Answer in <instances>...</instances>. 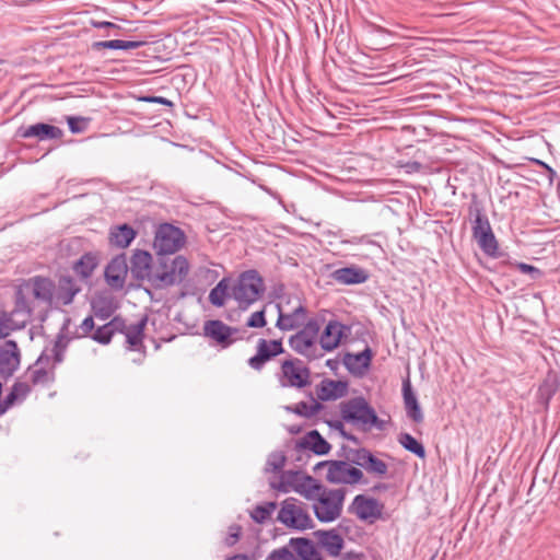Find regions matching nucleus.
<instances>
[{"label": "nucleus", "instance_id": "43", "mask_svg": "<svg viewBox=\"0 0 560 560\" xmlns=\"http://www.w3.org/2000/svg\"><path fill=\"white\" fill-rule=\"evenodd\" d=\"M12 313L10 314V316H8L7 314L0 316V338L8 337L12 330L25 327L27 322H24V317H22L21 323L18 324L12 319Z\"/></svg>", "mask_w": 560, "mask_h": 560}, {"label": "nucleus", "instance_id": "34", "mask_svg": "<svg viewBox=\"0 0 560 560\" xmlns=\"http://www.w3.org/2000/svg\"><path fill=\"white\" fill-rule=\"evenodd\" d=\"M98 265V258L95 253L83 254L74 264L73 271L82 279H89Z\"/></svg>", "mask_w": 560, "mask_h": 560}, {"label": "nucleus", "instance_id": "59", "mask_svg": "<svg viewBox=\"0 0 560 560\" xmlns=\"http://www.w3.org/2000/svg\"><path fill=\"white\" fill-rule=\"evenodd\" d=\"M518 269L525 273L538 272V269L536 267L525 262L518 264Z\"/></svg>", "mask_w": 560, "mask_h": 560}, {"label": "nucleus", "instance_id": "51", "mask_svg": "<svg viewBox=\"0 0 560 560\" xmlns=\"http://www.w3.org/2000/svg\"><path fill=\"white\" fill-rule=\"evenodd\" d=\"M95 324L93 316H88L83 319V322L80 325V329L82 331L83 337H90L93 334Z\"/></svg>", "mask_w": 560, "mask_h": 560}, {"label": "nucleus", "instance_id": "56", "mask_svg": "<svg viewBox=\"0 0 560 560\" xmlns=\"http://www.w3.org/2000/svg\"><path fill=\"white\" fill-rule=\"evenodd\" d=\"M404 167L406 168V172L411 174V173H418L421 171L422 168V164L420 162H417V161H412V162H408L404 165Z\"/></svg>", "mask_w": 560, "mask_h": 560}, {"label": "nucleus", "instance_id": "1", "mask_svg": "<svg viewBox=\"0 0 560 560\" xmlns=\"http://www.w3.org/2000/svg\"><path fill=\"white\" fill-rule=\"evenodd\" d=\"M56 300V283L48 277L34 276L27 279L15 292L12 315L24 317L30 322L40 305L49 308Z\"/></svg>", "mask_w": 560, "mask_h": 560}, {"label": "nucleus", "instance_id": "11", "mask_svg": "<svg viewBox=\"0 0 560 560\" xmlns=\"http://www.w3.org/2000/svg\"><path fill=\"white\" fill-rule=\"evenodd\" d=\"M281 373L287 381L282 382L283 386L303 388L311 384V370L300 359L283 361Z\"/></svg>", "mask_w": 560, "mask_h": 560}, {"label": "nucleus", "instance_id": "46", "mask_svg": "<svg viewBox=\"0 0 560 560\" xmlns=\"http://www.w3.org/2000/svg\"><path fill=\"white\" fill-rule=\"evenodd\" d=\"M285 464V456L281 452L272 453L267 460V469L273 472L280 471Z\"/></svg>", "mask_w": 560, "mask_h": 560}, {"label": "nucleus", "instance_id": "48", "mask_svg": "<svg viewBox=\"0 0 560 560\" xmlns=\"http://www.w3.org/2000/svg\"><path fill=\"white\" fill-rule=\"evenodd\" d=\"M15 396L16 398L19 399V401H23L26 396L30 394L31 392V387L28 384L26 383H23V382H15L12 387H11V390Z\"/></svg>", "mask_w": 560, "mask_h": 560}, {"label": "nucleus", "instance_id": "61", "mask_svg": "<svg viewBox=\"0 0 560 560\" xmlns=\"http://www.w3.org/2000/svg\"><path fill=\"white\" fill-rule=\"evenodd\" d=\"M545 170L547 171L549 179L552 180L553 177L557 175L556 171L551 166H549L548 164L545 165Z\"/></svg>", "mask_w": 560, "mask_h": 560}, {"label": "nucleus", "instance_id": "31", "mask_svg": "<svg viewBox=\"0 0 560 560\" xmlns=\"http://www.w3.org/2000/svg\"><path fill=\"white\" fill-rule=\"evenodd\" d=\"M79 291V287L71 277H63L59 280L58 288L56 287V300L62 305H69Z\"/></svg>", "mask_w": 560, "mask_h": 560}, {"label": "nucleus", "instance_id": "53", "mask_svg": "<svg viewBox=\"0 0 560 560\" xmlns=\"http://www.w3.org/2000/svg\"><path fill=\"white\" fill-rule=\"evenodd\" d=\"M268 347L275 353V357L282 354L284 352V348L281 339L267 340Z\"/></svg>", "mask_w": 560, "mask_h": 560}, {"label": "nucleus", "instance_id": "38", "mask_svg": "<svg viewBox=\"0 0 560 560\" xmlns=\"http://www.w3.org/2000/svg\"><path fill=\"white\" fill-rule=\"evenodd\" d=\"M144 44L142 40H121V39H112V40H103L95 42L93 44V48L95 50L101 49H115V50H129L137 49Z\"/></svg>", "mask_w": 560, "mask_h": 560}, {"label": "nucleus", "instance_id": "30", "mask_svg": "<svg viewBox=\"0 0 560 560\" xmlns=\"http://www.w3.org/2000/svg\"><path fill=\"white\" fill-rule=\"evenodd\" d=\"M300 446L312 451L316 455H326L331 446L317 430L310 431L300 442Z\"/></svg>", "mask_w": 560, "mask_h": 560}, {"label": "nucleus", "instance_id": "22", "mask_svg": "<svg viewBox=\"0 0 560 560\" xmlns=\"http://www.w3.org/2000/svg\"><path fill=\"white\" fill-rule=\"evenodd\" d=\"M137 234V231L128 223L113 225L108 232V242L113 247L125 249L132 243Z\"/></svg>", "mask_w": 560, "mask_h": 560}, {"label": "nucleus", "instance_id": "24", "mask_svg": "<svg viewBox=\"0 0 560 560\" xmlns=\"http://www.w3.org/2000/svg\"><path fill=\"white\" fill-rule=\"evenodd\" d=\"M330 277L339 284L350 285L365 282L369 275L360 267L349 266L334 270Z\"/></svg>", "mask_w": 560, "mask_h": 560}, {"label": "nucleus", "instance_id": "7", "mask_svg": "<svg viewBox=\"0 0 560 560\" xmlns=\"http://www.w3.org/2000/svg\"><path fill=\"white\" fill-rule=\"evenodd\" d=\"M186 242L185 233L171 223H162L155 231L153 247L158 257H164L178 252Z\"/></svg>", "mask_w": 560, "mask_h": 560}, {"label": "nucleus", "instance_id": "44", "mask_svg": "<svg viewBox=\"0 0 560 560\" xmlns=\"http://www.w3.org/2000/svg\"><path fill=\"white\" fill-rule=\"evenodd\" d=\"M303 328L298 331V334L304 336V338H308L316 345L317 335L319 332V325L317 320L310 319L307 323L303 324Z\"/></svg>", "mask_w": 560, "mask_h": 560}, {"label": "nucleus", "instance_id": "21", "mask_svg": "<svg viewBox=\"0 0 560 560\" xmlns=\"http://www.w3.org/2000/svg\"><path fill=\"white\" fill-rule=\"evenodd\" d=\"M348 393V382L341 380L324 378L316 386V395L320 401L342 398Z\"/></svg>", "mask_w": 560, "mask_h": 560}, {"label": "nucleus", "instance_id": "23", "mask_svg": "<svg viewBox=\"0 0 560 560\" xmlns=\"http://www.w3.org/2000/svg\"><path fill=\"white\" fill-rule=\"evenodd\" d=\"M148 318L144 316L138 323L127 325L125 322V328L119 330L118 334H122L126 337L127 349L132 351H139L143 347L144 328L147 326Z\"/></svg>", "mask_w": 560, "mask_h": 560}, {"label": "nucleus", "instance_id": "49", "mask_svg": "<svg viewBox=\"0 0 560 560\" xmlns=\"http://www.w3.org/2000/svg\"><path fill=\"white\" fill-rule=\"evenodd\" d=\"M19 399L10 392L3 399H0V417L3 416Z\"/></svg>", "mask_w": 560, "mask_h": 560}, {"label": "nucleus", "instance_id": "2", "mask_svg": "<svg viewBox=\"0 0 560 560\" xmlns=\"http://www.w3.org/2000/svg\"><path fill=\"white\" fill-rule=\"evenodd\" d=\"M340 415L343 421L357 425L362 431L372 428L385 430L386 421L378 418L374 408L363 396L350 398L340 402Z\"/></svg>", "mask_w": 560, "mask_h": 560}, {"label": "nucleus", "instance_id": "18", "mask_svg": "<svg viewBox=\"0 0 560 560\" xmlns=\"http://www.w3.org/2000/svg\"><path fill=\"white\" fill-rule=\"evenodd\" d=\"M468 217L471 222V237L492 230L485 207L476 195H472L468 205Z\"/></svg>", "mask_w": 560, "mask_h": 560}, {"label": "nucleus", "instance_id": "36", "mask_svg": "<svg viewBox=\"0 0 560 560\" xmlns=\"http://www.w3.org/2000/svg\"><path fill=\"white\" fill-rule=\"evenodd\" d=\"M289 345L299 354L310 359L316 358V345L298 332L289 338Z\"/></svg>", "mask_w": 560, "mask_h": 560}, {"label": "nucleus", "instance_id": "50", "mask_svg": "<svg viewBox=\"0 0 560 560\" xmlns=\"http://www.w3.org/2000/svg\"><path fill=\"white\" fill-rule=\"evenodd\" d=\"M92 307H93V311H94V315L96 318H100L102 320H105L107 319L112 313H113V308L107 306H100V303L98 302H94L92 304Z\"/></svg>", "mask_w": 560, "mask_h": 560}, {"label": "nucleus", "instance_id": "37", "mask_svg": "<svg viewBox=\"0 0 560 560\" xmlns=\"http://www.w3.org/2000/svg\"><path fill=\"white\" fill-rule=\"evenodd\" d=\"M310 397L312 399L311 404H307L305 401H300L294 406H287L285 409L290 412H293L298 416L304 417V418H312L317 412H319L324 406L316 399H314L313 395L310 394Z\"/></svg>", "mask_w": 560, "mask_h": 560}, {"label": "nucleus", "instance_id": "17", "mask_svg": "<svg viewBox=\"0 0 560 560\" xmlns=\"http://www.w3.org/2000/svg\"><path fill=\"white\" fill-rule=\"evenodd\" d=\"M155 266L152 261V255L142 249H136L131 257V272L138 280H147L153 285L155 276Z\"/></svg>", "mask_w": 560, "mask_h": 560}, {"label": "nucleus", "instance_id": "55", "mask_svg": "<svg viewBox=\"0 0 560 560\" xmlns=\"http://www.w3.org/2000/svg\"><path fill=\"white\" fill-rule=\"evenodd\" d=\"M91 24L95 28H107V30L120 28L117 24L109 22V21H92Z\"/></svg>", "mask_w": 560, "mask_h": 560}, {"label": "nucleus", "instance_id": "6", "mask_svg": "<svg viewBox=\"0 0 560 560\" xmlns=\"http://www.w3.org/2000/svg\"><path fill=\"white\" fill-rule=\"evenodd\" d=\"M326 466V480L336 485L368 483L362 470L346 460H325L317 464V468Z\"/></svg>", "mask_w": 560, "mask_h": 560}, {"label": "nucleus", "instance_id": "41", "mask_svg": "<svg viewBox=\"0 0 560 560\" xmlns=\"http://www.w3.org/2000/svg\"><path fill=\"white\" fill-rule=\"evenodd\" d=\"M229 296V283L228 279L223 278L219 283L210 291L209 301L212 305L221 307L225 303V299Z\"/></svg>", "mask_w": 560, "mask_h": 560}, {"label": "nucleus", "instance_id": "29", "mask_svg": "<svg viewBox=\"0 0 560 560\" xmlns=\"http://www.w3.org/2000/svg\"><path fill=\"white\" fill-rule=\"evenodd\" d=\"M289 545L296 552L299 560H323L320 552L308 538H291Z\"/></svg>", "mask_w": 560, "mask_h": 560}, {"label": "nucleus", "instance_id": "64", "mask_svg": "<svg viewBox=\"0 0 560 560\" xmlns=\"http://www.w3.org/2000/svg\"><path fill=\"white\" fill-rule=\"evenodd\" d=\"M533 161H534L536 164H538V165H540L541 167H544V168H545V165H547V163H545V162H542V161H540V160H536V159H534Z\"/></svg>", "mask_w": 560, "mask_h": 560}, {"label": "nucleus", "instance_id": "9", "mask_svg": "<svg viewBox=\"0 0 560 560\" xmlns=\"http://www.w3.org/2000/svg\"><path fill=\"white\" fill-rule=\"evenodd\" d=\"M70 339L65 335L59 334L51 348V358L54 361V368L63 361L66 349L69 345ZM50 361V357L43 352L35 362L36 369L31 372V381L34 385L46 384L51 378L49 372L45 365Z\"/></svg>", "mask_w": 560, "mask_h": 560}, {"label": "nucleus", "instance_id": "40", "mask_svg": "<svg viewBox=\"0 0 560 560\" xmlns=\"http://www.w3.org/2000/svg\"><path fill=\"white\" fill-rule=\"evenodd\" d=\"M399 444L408 452L415 454L417 457L423 459L427 455L425 448L421 442L409 433H400L398 435Z\"/></svg>", "mask_w": 560, "mask_h": 560}, {"label": "nucleus", "instance_id": "26", "mask_svg": "<svg viewBox=\"0 0 560 560\" xmlns=\"http://www.w3.org/2000/svg\"><path fill=\"white\" fill-rule=\"evenodd\" d=\"M560 388V376L555 373H548L537 390V401L545 410L549 408L550 400Z\"/></svg>", "mask_w": 560, "mask_h": 560}, {"label": "nucleus", "instance_id": "13", "mask_svg": "<svg viewBox=\"0 0 560 560\" xmlns=\"http://www.w3.org/2000/svg\"><path fill=\"white\" fill-rule=\"evenodd\" d=\"M349 509L359 520L374 522L381 518L384 505L374 498L358 494L354 497Z\"/></svg>", "mask_w": 560, "mask_h": 560}, {"label": "nucleus", "instance_id": "33", "mask_svg": "<svg viewBox=\"0 0 560 560\" xmlns=\"http://www.w3.org/2000/svg\"><path fill=\"white\" fill-rule=\"evenodd\" d=\"M256 349V354L249 358L247 363L253 370L261 371L265 364L276 357L268 347L267 339H258Z\"/></svg>", "mask_w": 560, "mask_h": 560}, {"label": "nucleus", "instance_id": "16", "mask_svg": "<svg viewBox=\"0 0 560 560\" xmlns=\"http://www.w3.org/2000/svg\"><path fill=\"white\" fill-rule=\"evenodd\" d=\"M16 136L23 139L35 138L37 141L57 140L63 136V130L57 126L37 122L30 126H21Z\"/></svg>", "mask_w": 560, "mask_h": 560}, {"label": "nucleus", "instance_id": "39", "mask_svg": "<svg viewBox=\"0 0 560 560\" xmlns=\"http://www.w3.org/2000/svg\"><path fill=\"white\" fill-rule=\"evenodd\" d=\"M292 489L303 494L306 499H312L314 492H318L322 490V486H319L314 478L311 476L302 477V480L299 482H289Z\"/></svg>", "mask_w": 560, "mask_h": 560}, {"label": "nucleus", "instance_id": "15", "mask_svg": "<svg viewBox=\"0 0 560 560\" xmlns=\"http://www.w3.org/2000/svg\"><path fill=\"white\" fill-rule=\"evenodd\" d=\"M21 352L14 340H7L0 347V376L4 380L11 377L20 368Z\"/></svg>", "mask_w": 560, "mask_h": 560}, {"label": "nucleus", "instance_id": "4", "mask_svg": "<svg viewBox=\"0 0 560 560\" xmlns=\"http://www.w3.org/2000/svg\"><path fill=\"white\" fill-rule=\"evenodd\" d=\"M264 292V279L255 269L242 272L232 289V295L242 310H247L260 299Z\"/></svg>", "mask_w": 560, "mask_h": 560}, {"label": "nucleus", "instance_id": "3", "mask_svg": "<svg viewBox=\"0 0 560 560\" xmlns=\"http://www.w3.org/2000/svg\"><path fill=\"white\" fill-rule=\"evenodd\" d=\"M189 272V262L186 257L178 255L174 258L168 256L158 257L153 287L163 289L182 283Z\"/></svg>", "mask_w": 560, "mask_h": 560}, {"label": "nucleus", "instance_id": "10", "mask_svg": "<svg viewBox=\"0 0 560 560\" xmlns=\"http://www.w3.org/2000/svg\"><path fill=\"white\" fill-rule=\"evenodd\" d=\"M203 335L223 349L242 339L238 328L229 326L220 319L207 320L203 325Z\"/></svg>", "mask_w": 560, "mask_h": 560}, {"label": "nucleus", "instance_id": "54", "mask_svg": "<svg viewBox=\"0 0 560 560\" xmlns=\"http://www.w3.org/2000/svg\"><path fill=\"white\" fill-rule=\"evenodd\" d=\"M329 425H330V427H334L335 429L340 430L341 435H342L343 438H346L347 440L352 441V442H355V443L358 442V439H357L354 435H352V434H350V433H347V432L343 430V424H342V422H341V421H336L335 423L329 422Z\"/></svg>", "mask_w": 560, "mask_h": 560}, {"label": "nucleus", "instance_id": "35", "mask_svg": "<svg viewBox=\"0 0 560 560\" xmlns=\"http://www.w3.org/2000/svg\"><path fill=\"white\" fill-rule=\"evenodd\" d=\"M373 352L370 347H366L359 353H348L345 357V364L351 371L359 370L360 372L368 370L371 365Z\"/></svg>", "mask_w": 560, "mask_h": 560}, {"label": "nucleus", "instance_id": "58", "mask_svg": "<svg viewBox=\"0 0 560 560\" xmlns=\"http://www.w3.org/2000/svg\"><path fill=\"white\" fill-rule=\"evenodd\" d=\"M345 560H368L363 552L349 551L345 555Z\"/></svg>", "mask_w": 560, "mask_h": 560}, {"label": "nucleus", "instance_id": "5", "mask_svg": "<svg viewBox=\"0 0 560 560\" xmlns=\"http://www.w3.org/2000/svg\"><path fill=\"white\" fill-rule=\"evenodd\" d=\"M277 520L288 528L296 530L314 527L306 505L295 498H287L282 501Z\"/></svg>", "mask_w": 560, "mask_h": 560}, {"label": "nucleus", "instance_id": "60", "mask_svg": "<svg viewBox=\"0 0 560 560\" xmlns=\"http://www.w3.org/2000/svg\"><path fill=\"white\" fill-rule=\"evenodd\" d=\"M271 487L275 488V489H278L279 491H282V492H288L289 491L288 486H287V483L283 480L280 481L278 485L272 483Z\"/></svg>", "mask_w": 560, "mask_h": 560}, {"label": "nucleus", "instance_id": "19", "mask_svg": "<svg viewBox=\"0 0 560 560\" xmlns=\"http://www.w3.org/2000/svg\"><path fill=\"white\" fill-rule=\"evenodd\" d=\"M128 272L127 259L125 254L115 256L105 268L106 282L115 289H121L125 284Z\"/></svg>", "mask_w": 560, "mask_h": 560}, {"label": "nucleus", "instance_id": "57", "mask_svg": "<svg viewBox=\"0 0 560 560\" xmlns=\"http://www.w3.org/2000/svg\"><path fill=\"white\" fill-rule=\"evenodd\" d=\"M234 529H235V532L234 533L231 532L229 537L226 538V544L229 546L234 545L238 540V538H240L241 527L236 526Z\"/></svg>", "mask_w": 560, "mask_h": 560}, {"label": "nucleus", "instance_id": "8", "mask_svg": "<svg viewBox=\"0 0 560 560\" xmlns=\"http://www.w3.org/2000/svg\"><path fill=\"white\" fill-rule=\"evenodd\" d=\"M345 497V489L323 490L313 506L317 520L323 523L337 520L341 514Z\"/></svg>", "mask_w": 560, "mask_h": 560}, {"label": "nucleus", "instance_id": "47", "mask_svg": "<svg viewBox=\"0 0 560 560\" xmlns=\"http://www.w3.org/2000/svg\"><path fill=\"white\" fill-rule=\"evenodd\" d=\"M266 324L265 310L254 312L246 322V326L249 328H262Z\"/></svg>", "mask_w": 560, "mask_h": 560}, {"label": "nucleus", "instance_id": "45", "mask_svg": "<svg viewBox=\"0 0 560 560\" xmlns=\"http://www.w3.org/2000/svg\"><path fill=\"white\" fill-rule=\"evenodd\" d=\"M89 119L80 116H68L67 124L72 133H81L88 127Z\"/></svg>", "mask_w": 560, "mask_h": 560}, {"label": "nucleus", "instance_id": "42", "mask_svg": "<svg viewBox=\"0 0 560 560\" xmlns=\"http://www.w3.org/2000/svg\"><path fill=\"white\" fill-rule=\"evenodd\" d=\"M276 508H277L276 502H267L265 504L257 505L250 512V517L256 523L262 524L270 517V515L276 510Z\"/></svg>", "mask_w": 560, "mask_h": 560}, {"label": "nucleus", "instance_id": "52", "mask_svg": "<svg viewBox=\"0 0 560 560\" xmlns=\"http://www.w3.org/2000/svg\"><path fill=\"white\" fill-rule=\"evenodd\" d=\"M141 101L143 102H147V103H156V104H162V105H165L167 107H173L174 106V103L172 101H170L168 98H165L163 96H143L141 97Z\"/></svg>", "mask_w": 560, "mask_h": 560}, {"label": "nucleus", "instance_id": "20", "mask_svg": "<svg viewBox=\"0 0 560 560\" xmlns=\"http://www.w3.org/2000/svg\"><path fill=\"white\" fill-rule=\"evenodd\" d=\"M349 331V326L343 325L338 320H329L319 338L322 349L327 352L335 350L339 346L346 332Z\"/></svg>", "mask_w": 560, "mask_h": 560}, {"label": "nucleus", "instance_id": "27", "mask_svg": "<svg viewBox=\"0 0 560 560\" xmlns=\"http://www.w3.org/2000/svg\"><path fill=\"white\" fill-rule=\"evenodd\" d=\"M124 328L125 319L120 316H115L108 323L98 326L91 335V339L101 345H107L110 342L112 337Z\"/></svg>", "mask_w": 560, "mask_h": 560}, {"label": "nucleus", "instance_id": "12", "mask_svg": "<svg viewBox=\"0 0 560 560\" xmlns=\"http://www.w3.org/2000/svg\"><path fill=\"white\" fill-rule=\"evenodd\" d=\"M349 460L351 464L363 468L368 474L378 478L385 477L388 471V465L365 447L351 450Z\"/></svg>", "mask_w": 560, "mask_h": 560}, {"label": "nucleus", "instance_id": "25", "mask_svg": "<svg viewBox=\"0 0 560 560\" xmlns=\"http://www.w3.org/2000/svg\"><path fill=\"white\" fill-rule=\"evenodd\" d=\"M402 397L407 417L411 419L415 423L423 422V412L421 410L417 396L411 388L409 378H407L402 383Z\"/></svg>", "mask_w": 560, "mask_h": 560}, {"label": "nucleus", "instance_id": "62", "mask_svg": "<svg viewBox=\"0 0 560 560\" xmlns=\"http://www.w3.org/2000/svg\"><path fill=\"white\" fill-rule=\"evenodd\" d=\"M387 489V486L385 483H377L372 488V491H384Z\"/></svg>", "mask_w": 560, "mask_h": 560}, {"label": "nucleus", "instance_id": "63", "mask_svg": "<svg viewBox=\"0 0 560 560\" xmlns=\"http://www.w3.org/2000/svg\"><path fill=\"white\" fill-rule=\"evenodd\" d=\"M226 560H247V557L245 555H235L228 558Z\"/></svg>", "mask_w": 560, "mask_h": 560}, {"label": "nucleus", "instance_id": "28", "mask_svg": "<svg viewBox=\"0 0 560 560\" xmlns=\"http://www.w3.org/2000/svg\"><path fill=\"white\" fill-rule=\"evenodd\" d=\"M314 536L330 556H338L343 548V538L335 529L316 530Z\"/></svg>", "mask_w": 560, "mask_h": 560}, {"label": "nucleus", "instance_id": "14", "mask_svg": "<svg viewBox=\"0 0 560 560\" xmlns=\"http://www.w3.org/2000/svg\"><path fill=\"white\" fill-rule=\"evenodd\" d=\"M278 319L276 327L282 331L293 330L305 323L307 310L301 301L291 311H285L281 303L277 304Z\"/></svg>", "mask_w": 560, "mask_h": 560}, {"label": "nucleus", "instance_id": "32", "mask_svg": "<svg viewBox=\"0 0 560 560\" xmlns=\"http://www.w3.org/2000/svg\"><path fill=\"white\" fill-rule=\"evenodd\" d=\"M472 240L488 257L499 258L501 256L499 243L492 230L478 234L474 236Z\"/></svg>", "mask_w": 560, "mask_h": 560}]
</instances>
